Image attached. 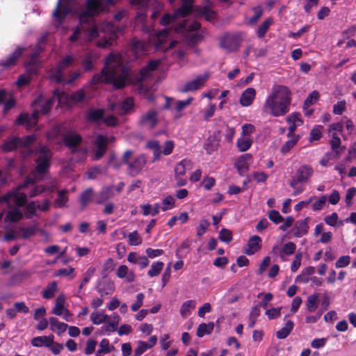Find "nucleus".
Masks as SVG:
<instances>
[{
    "label": "nucleus",
    "mask_w": 356,
    "mask_h": 356,
    "mask_svg": "<svg viewBox=\"0 0 356 356\" xmlns=\"http://www.w3.org/2000/svg\"><path fill=\"white\" fill-rule=\"evenodd\" d=\"M214 328V323L209 322V323H202L197 329V336L200 338L203 337L206 334H210Z\"/></svg>",
    "instance_id": "obj_35"
},
{
    "label": "nucleus",
    "mask_w": 356,
    "mask_h": 356,
    "mask_svg": "<svg viewBox=\"0 0 356 356\" xmlns=\"http://www.w3.org/2000/svg\"><path fill=\"white\" fill-rule=\"evenodd\" d=\"M309 229L307 218L298 220L291 229L290 234L300 238L305 235Z\"/></svg>",
    "instance_id": "obj_25"
},
{
    "label": "nucleus",
    "mask_w": 356,
    "mask_h": 356,
    "mask_svg": "<svg viewBox=\"0 0 356 356\" xmlns=\"http://www.w3.org/2000/svg\"><path fill=\"white\" fill-rule=\"evenodd\" d=\"M108 318V315L97 312H92L90 315V321L95 325H99L101 323H106Z\"/></svg>",
    "instance_id": "obj_48"
},
{
    "label": "nucleus",
    "mask_w": 356,
    "mask_h": 356,
    "mask_svg": "<svg viewBox=\"0 0 356 356\" xmlns=\"http://www.w3.org/2000/svg\"><path fill=\"white\" fill-rule=\"evenodd\" d=\"M191 167V161L188 159H183L179 162L174 168L175 179L177 186H184L187 184L185 177L186 171Z\"/></svg>",
    "instance_id": "obj_19"
},
{
    "label": "nucleus",
    "mask_w": 356,
    "mask_h": 356,
    "mask_svg": "<svg viewBox=\"0 0 356 356\" xmlns=\"http://www.w3.org/2000/svg\"><path fill=\"white\" fill-rule=\"evenodd\" d=\"M318 305V296L314 293L308 296L306 301L307 309L309 312H314L316 310Z\"/></svg>",
    "instance_id": "obj_42"
},
{
    "label": "nucleus",
    "mask_w": 356,
    "mask_h": 356,
    "mask_svg": "<svg viewBox=\"0 0 356 356\" xmlns=\"http://www.w3.org/2000/svg\"><path fill=\"white\" fill-rule=\"evenodd\" d=\"M294 327V323L291 320H288L284 326L280 329V330L277 331L276 332V337L279 339H286L289 334L291 332Z\"/></svg>",
    "instance_id": "obj_34"
},
{
    "label": "nucleus",
    "mask_w": 356,
    "mask_h": 356,
    "mask_svg": "<svg viewBox=\"0 0 356 356\" xmlns=\"http://www.w3.org/2000/svg\"><path fill=\"white\" fill-rule=\"evenodd\" d=\"M102 173V169L100 167L95 166L89 169L86 174L88 179H95L99 175Z\"/></svg>",
    "instance_id": "obj_62"
},
{
    "label": "nucleus",
    "mask_w": 356,
    "mask_h": 356,
    "mask_svg": "<svg viewBox=\"0 0 356 356\" xmlns=\"http://www.w3.org/2000/svg\"><path fill=\"white\" fill-rule=\"evenodd\" d=\"M57 188L55 181H51L48 185L36 186L31 178H27L25 182L17 188L10 191L0 197V203H6V209L0 213V222L4 219L5 222H16L22 218L20 207L26 203L27 196L30 197L36 196L44 191L53 192Z\"/></svg>",
    "instance_id": "obj_3"
},
{
    "label": "nucleus",
    "mask_w": 356,
    "mask_h": 356,
    "mask_svg": "<svg viewBox=\"0 0 356 356\" xmlns=\"http://www.w3.org/2000/svg\"><path fill=\"white\" fill-rule=\"evenodd\" d=\"M35 140V136L34 134L29 135L24 138H13L6 141L2 145V149L3 152H10L15 149L24 147L27 152V154L24 156H28L33 154V151L30 148V145Z\"/></svg>",
    "instance_id": "obj_11"
},
{
    "label": "nucleus",
    "mask_w": 356,
    "mask_h": 356,
    "mask_svg": "<svg viewBox=\"0 0 356 356\" xmlns=\"http://www.w3.org/2000/svg\"><path fill=\"white\" fill-rule=\"evenodd\" d=\"M163 266L164 264L162 261L153 263L150 269L147 272V275L151 277L158 275L162 270Z\"/></svg>",
    "instance_id": "obj_50"
},
{
    "label": "nucleus",
    "mask_w": 356,
    "mask_h": 356,
    "mask_svg": "<svg viewBox=\"0 0 356 356\" xmlns=\"http://www.w3.org/2000/svg\"><path fill=\"white\" fill-rule=\"evenodd\" d=\"M251 159L252 156L250 154H245L241 155L236 161L234 165L241 176H243L248 170Z\"/></svg>",
    "instance_id": "obj_26"
},
{
    "label": "nucleus",
    "mask_w": 356,
    "mask_h": 356,
    "mask_svg": "<svg viewBox=\"0 0 356 356\" xmlns=\"http://www.w3.org/2000/svg\"><path fill=\"white\" fill-rule=\"evenodd\" d=\"M322 127L321 126H316L314 129H312L310 134H309V141H316L321 139L322 136Z\"/></svg>",
    "instance_id": "obj_53"
},
{
    "label": "nucleus",
    "mask_w": 356,
    "mask_h": 356,
    "mask_svg": "<svg viewBox=\"0 0 356 356\" xmlns=\"http://www.w3.org/2000/svg\"><path fill=\"white\" fill-rule=\"evenodd\" d=\"M97 58V56L92 52H88L83 55L81 60V65L85 71H90L93 67V63Z\"/></svg>",
    "instance_id": "obj_32"
},
{
    "label": "nucleus",
    "mask_w": 356,
    "mask_h": 356,
    "mask_svg": "<svg viewBox=\"0 0 356 356\" xmlns=\"http://www.w3.org/2000/svg\"><path fill=\"white\" fill-rule=\"evenodd\" d=\"M54 343V336H42L34 337L31 340V344L34 347H41L44 346L46 347H51Z\"/></svg>",
    "instance_id": "obj_31"
},
{
    "label": "nucleus",
    "mask_w": 356,
    "mask_h": 356,
    "mask_svg": "<svg viewBox=\"0 0 356 356\" xmlns=\"http://www.w3.org/2000/svg\"><path fill=\"white\" fill-rule=\"evenodd\" d=\"M134 106V100L131 97L125 99L120 104H112L110 109L118 115H124L130 111Z\"/></svg>",
    "instance_id": "obj_24"
},
{
    "label": "nucleus",
    "mask_w": 356,
    "mask_h": 356,
    "mask_svg": "<svg viewBox=\"0 0 356 356\" xmlns=\"http://www.w3.org/2000/svg\"><path fill=\"white\" fill-rule=\"evenodd\" d=\"M40 207V204L37 202H31L26 205L25 214L27 218H30L36 215V211Z\"/></svg>",
    "instance_id": "obj_51"
},
{
    "label": "nucleus",
    "mask_w": 356,
    "mask_h": 356,
    "mask_svg": "<svg viewBox=\"0 0 356 356\" xmlns=\"http://www.w3.org/2000/svg\"><path fill=\"white\" fill-rule=\"evenodd\" d=\"M141 208L144 216L152 215L154 216L159 213L161 209V204L159 203H156L154 205L147 204L141 205Z\"/></svg>",
    "instance_id": "obj_39"
},
{
    "label": "nucleus",
    "mask_w": 356,
    "mask_h": 356,
    "mask_svg": "<svg viewBox=\"0 0 356 356\" xmlns=\"http://www.w3.org/2000/svg\"><path fill=\"white\" fill-rule=\"evenodd\" d=\"M268 218L271 221H273L275 224H279L284 220L283 217L276 210H271L269 212Z\"/></svg>",
    "instance_id": "obj_64"
},
{
    "label": "nucleus",
    "mask_w": 356,
    "mask_h": 356,
    "mask_svg": "<svg viewBox=\"0 0 356 356\" xmlns=\"http://www.w3.org/2000/svg\"><path fill=\"white\" fill-rule=\"evenodd\" d=\"M147 45L143 41L134 38L129 47L134 58H126L122 54L111 53L105 60V66L100 74L92 78V82L111 83L115 88H121L128 83H139L150 78L158 67L159 60H150L139 72L133 74L129 67L124 65L125 61H131L146 54Z\"/></svg>",
    "instance_id": "obj_1"
},
{
    "label": "nucleus",
    "mask_w": 356,
    "mask_h": 356,
    "mask_svg": "<svg viewBox=\"0 0 356 356\" xmlns=\"http://www.w3.org/2000/svg\"><path fill=\"white\" fill-rule=\"evenodd\" d=\"M252 140L250 137L241 136L238 138L236 146L240 152H245L250 149Z\"/></svg>",
    "instance_id": "obj_40"
},
{
    "label": "nucleus",
    "mask_w": 356,
    "mask_h": 356,
    "mask_svg": "<svg viewBox=\"0 0 356 356\" xmlns=\"http://www.w3.org/2000/svg\"><path fill=\"white\" fill-rule=\"evenodd\" d=\"M35 235L40 236L43 242L47 241L49 236L48 232L38 229L36 225H33L27 227H19L8 231L3 237V241L9 243L17 238L26 239Z\"/></svg>",
    "instance_id": "obj_7"
},
{
    "label": "nucleus",
    "mask_w": 356,
    "mask_h": 356,
    "mask_svg": "<svg viewBox=\"0 0 356 356\" xmlns=\"http://www.w3.org/2000/svg\"><path fill=\"white\" fill-rule=\"evenodd\" d=\"M117 276L120 278H127L129 282L134 280V274L129 272V268L125 265H121L117 271Z\"/></svg>",
    "instance_id": "obj_43"
},
{
    "label": "nucleus",
    "mask_w": 356,
    "mask_h": 356,
    "mask_svg": "<svg viewBox=\"0 0 356 356\" xmlns=\"http://www.w3.org/2000/svg\"><path fill=\"white\" fill-rule=\"evenodd\" d=\"M168 37L169 34L166 29L153 30L152 32L149 33L150 42L154 44L157 49L166 51L168 49H172L177 44V41L172 40L170 42L169 46L165 47L164 44L168 41Z\"/></svg>",
    "instance_id": "obj_14"
},
{
    "label": "nucleus",
    "mask_w": 356,
    "mask_h": 356,
    "mask_svg": "<svg viewBox=\"0 0 356 356\" xmlns=\"http://www.w3.org/2000/svg\"><path fill=\"white\" fill-rule=\"evenodd\" d=\"M254 15L249 19L250 24H255L263 14V9L261 6H257L253 8Z\"/></svg>",
    "instance_id": "obj_63"
},
{
    "label": "nucleus",
    "mask_w": 356,
    "mask_h": 356,
    "mask_svg": "<svg viewBox=\"0 0 356 356\" xmlns=\"http://www.w3.org/2000/svg\"><path fill=\"white\" fill-rule=\"evenodd\" d=\"M133 151L126 150L122 158V163L127 165V173L131 177L139 175L145 167L147 159L144 154H140L132 158Z\"/></svg>",
    "instance_id": "obj_9"
},
{
    "label": "nucleus",
    "mask_w": 356,
    "mask_h": 356,
    "mask_svg": "<svg viewBox=\"0 0 356 356\" xmlns=\"http://www.w3.org/2000/svg\"><path fill=\"white\" fill-rule=\"evenodd\" d=\"M115 195L114 185L104 186L98 194L96 202L101 204Z\"/></svg>",
    "instance_id": "obj_27"
},
{
    "label": "nucleus",
    "mask_w": 356,
    "mask_h": 356,
    "mask_svg": "<svg viewBox=\"0 0 356 356\" xmlns=\"http://www.w3.org/2000/svg\"><path fill=\"white\" fill-rule=\"evenodd\" d=\"M200 29V24L198 22H186L182 20L179 23L175 31L178 33H185L189 38V41L192 44L199 42L203 38L202 33L197 31Z\"/></svg>",
    "instance_id": "obj_10"
},
{
    "label": "nucleus",
    "mask_w": 356,
    "mask_h": 356,
    "mask_svg": "<svg viewBox=\"0 0 356 356\" xmlns=\"http://www.w3.org/2000/svg\"><path fill=\"white\" fill-rule=\"evenodd\" d=\"M114 346L110 345L109 340L107 339H103L99 343V348L96 353V356H101L102 355L110 353L114 350Z\"/></svg>",
    "instance_id": "obj_36"
},
{
    "label": "nucleus",
    "mask_w": 356,
    "mask_h": 356,
    "mask_svg": "<svg viewBox=\"0 0 356 356\" xmlns=\"http://www.w3.org/2000/svg\"><path fill=\"white\" fill-rule=\"evenodd\" d=\"M113 140V138H108L103 135H99L95 139V145L96 147L95 159L98 160L101 159L106 150V145Z\"/></svg>",
    "instance_id": "obj_23"
},
{
    "label": "nucleus",
    "mask_w": 356,
    "mask_h": 356,
    "mask_svg": "<svg viewBox=\"0 0 356 356\" xmlns=\"http://www.w3.org/2000/svg\"><path fill=\"white\" fill-rule=\"evenodd\" d=\"M40 64L38 60V54L34 53L26 66V73L19 76L17 85L19 88L29 84L31 81V76L35 74L40 68Z\"/></svg>",
    "instance_id": "obj_16"
},
{
    "label": "nucleus",
    "mask_w": 356,
    "mask_h": 356,
    "mask_svg": "<svg viewBox=\"0 0 356 356\" xmlns=\"http://www.w3.org/2000/svg\"><path fill=\"white\" fill-rule=\"evenodd\" d=\"M314 172L313 168L308 165H301L292 176L289 186L293 189V195L296 196L305 190V184Z\"/></svg>",
    "instance_id": "obj_8"
},
{
    "label": "nucleus",
    "mask_w": 356,
    "mask_h": 356,
    "mask_svg": "<svg viewBox=\"0 0 356 356\" xmlns=\"http://www.w3.org/2000/svg\"><path fill=\"white\" fill-rule=\"evenodd\" d=\"M346 102L343 99L339 101L337 104L333 106V113L335 115H341L346 110Z\"/></svg>",
    "instance_id": "obj_59"
},
{
    "label": "nucleus",
    "mask_w": 356,
    "mask_h": 356,
    "mask_svg": "<svg viewBox=\"0 0 356 356\" xmlns=\"http://www.w3.org/2000/svg\"><path fill=\"white\" fill-rule=\"evenodd\" d=\"M74 60L71 55H67L58 63L56 67L51 69L48 72L49 78L51 81L57 83L71 85L80 77L81 73L73 72L67 76L65 74V70L70 66Z\"/></svg>",
    "instance_id": "obj_6"
},
{
    "label": "nucleus",
    "mask_w": 356,
    "mask_h": 356,
    "mask_svg": "<svg viewBox=\"0 0 356 356\" xmlns=\"http://www.w3.org/2000/svg\"><path fill=\"white\" fill-rule=\"evenodd\" d=\"M49 324L50 329L52 331L56 330V332L58 335L64 333L68 327L67 324L60 322L56 317H51L49 318Z\"/></svg>",
    "instance_id": "obj_33"
},
{
    "label": "nucleus",
    "mask_w": 356,
    "mask_h": 356,
    "mask_svg": "<svg viewBox=\"0 0 356 356\" xmlns=\"http://www.w3.org/2000/svg\"><path fill=\"white\" fill-rule=\"evenodd\" d=\"M175 198L171 195H168L163 200L161 205V209L163 211L172 209L175 207Z\"/></svg>",
    "instance_id": "obj_52"
},
{
    "label": "nucleus",
    "mask_w": 356,
    "mask_h": 356,
    "mask_svg": "<svg viewBox=\"0 0 356 356\" xmlns=\"http://www.w3.org/2000/svg\"><path fill=\"white\" fill-rule=\"evenodd\" d=\"M330 145L332 149L337 156L339 155L345 149L341 146V139L338 136H336L335 133L332 134V138L330 140Z\"/></svg>",
    "instance_id": "obj_44"
},
{
    "label": "nucleus",
    "mask_w": 356,
    "mask_h": 356,
    "mask_svg": "<svg viewBox=\"0 0 356 356\" xmlns=\"http://www.w3.org/2000/svg\"><path fill=\"white\" fill-rule=\"evenodd\" d=\"M318 98H319L318 92L316 90H314L308 95V97L305 99V101L304 102L305 106H312V105L316 103V102L318 99Z\"/></svg>",
    "instance_id": "obj_61"
},
{
    "label": "nucleus",
    "mask_w": 356,
    "mask_h": 356,
    "mask_svg": "<svg viewBox=\"0 0 356 356\" xmlns=\"http://www.w3.org/2000/svg\"><path fill=\"white\" fill-rule=\"evenodd\" d=\"M86 94L83 89H80L71 95L72 103H78L82 101Z\"/></svg>",
    "instance_id": "obj_60"
},
{
    "label": "nucleus",
    "mask_w": 356,
    "mask_h": 356,
    "mask_svg": "<svg viewBox=\"0 0 356 356\" xmlns=\"http://www.w3.org/2000/svg\"><path fill=\"white\" fill-rule=\"evenodd\" d=\"M56 101L58 102V106H70L72 103L71 95L59 89H56L53 96L47 100L42 95L39 96L32 104L33 113L31 115L22 113L16 120L17 124H26L28 128L35 127L38 122V114H47Z\"/></svg>",
    "instance_id": "obj_4"
},
{
    "label": "nucleus",
    "mask_w": 356,
    "mask_h": 356,
    "mask_svg": "<svg viewBox=\"0 0 356 356\" xmlns=\"http://www.w3.org/2000/svg\"><path fill=\"white\" fill-rule=\"evenodd\" d=\"M87 120L90 122L99 123L102 122L108 126H115L118 120L113 115L104 117V109L90 108L86 114Z\"/></svg>",
    "instance_id": "obj_17"
},
{
    "label": "nucleus",
    "mask_w": 356,
    "mask_h": 356,
    "mask_svg": "<svg viewBox=\"0 0 356 356\" xmlns=\"http://www.w3.org/2000/svg\"><path fill=\"white\" fill-rule=\"evenodd\" d=\"M137 348L134 350V356H140L148 350L147 343L143 341H137Z\"/></svg>",
    "instance_id": "obj_54"
},
{
    "label": "nucleus",
    "mask_w": 356,
    "mask_h": 356,
    "mask_svg": "<svg viewBox=\"0 0 356 356\" xmlns=\"http://www.w3.org/2000/svg\"><path fill=\"white\" fill-rule=\"evenodd\" d=\"M36 168L35 173L36 176L44 175L49 169L50 165V159L51 157V151L44 145H40L35 150Z\"/></svg>",
    "instance_id": "obj_12"
},
{
    "label": "nucleus",
    "mask_w": 356,
    "mask_h": 356,
    "mask_svg": "<svg viewBox=\"0 0 356 356\" xmlns=\"http://www.w3.org/2000/svg\"><path fill=\"white\" fill-rule=\"evenodd\" d=\"M241 41V33H226L220 39V46L227 51L232 52L238 49Z\"/></svg>",
    "instance_id": "obj_18"
},
{
    "label": "nucleus",
    "mask_w": 356,
    "mask_h": 356,
    "mask_svg": "<svg viewBox=\"0 0 356 356\" xmlns=\"http://www.w3.org/2000/svg\"><path fill=\"white\" fill-rule=\"evenodd\" d=\"M67 194V190H61L58 192V197L54 201L55 207L61 208L65 206L68 200Z\"/></svg>",
    "instance_id": "obj_45"
},
{
    "label": "nucleus",
    "mask_w": 356,
    "mask_h": 356,
    "mask_svg": "<svg viewBox=\"0 0 356 356\" xmlns=\"http://www.w3.org/2000/svg\"><path fill=\"white\" fill-rule=\"evenodd\" d=\"M273 24V20L270 18L266 19L257 29V35L259 38H262L265 36L267 31L270 25Z\"/></svg>",
    "instance_id": "obj_47"
},
{
    "label": "nucleus",
    "mask_w": 356,
    "mask_h": 356,
    "mask_svg": "<svg viewBox=\"0 0 356 356\" xmlns=\"http://www.w3.org/2000/svg\"><path fill=\"white\" fill-rule=\"evenodd\" d=\"M210 222L208 220L202 219L200 221V224L197 228V235L198 236H202L209 227Z\"/></svg>",
    "instance_id": "obj_58"
},
{
    "label": "nucleus",
    "mask_w": 356,
    "mask_h": 356,
    "mask_svg": "<svg viewBox=\"0 0 356 356\" xmlns=\"http://www.w3.org/2000/svg\"><path fill=\"white\" fill-rule=\"evenodd\" d=\"M196 306V302L193 300H189L184 302L180 308V314L182 317L186 318L191 314V311L194 309Z\"/></svg>",
    "instance_id": "obj_37"
},
{
    "label": "nucleus",
    "mask_w": 356,
    "mask_h": 356,
    "mask_svg": "<svg viewBox=\"0 0 356 356\" xmlns=\"http://www.w3.org/2000/svg\"><path fill=\"white\" fill-rule=\"evenodd\" d=\"M96 289L100 294V296L103 298L104 296L111 295L114 292L115 284L111 281L99 282Z\"/></svg>",
    "instance_id": "obj_29"
},
{
    "label": "nucleus",
    "mask_w": 356,
    "mask_h": 356,
    "mask_svg": "<svg viewBox=\"0 0 356 356\" xmlns=\"http://www.w3.org/2000/svg\"><path fill=\"white\" fill-rule=\"evenodd\" d=\"M193 7V0H181V6L179 8L173 15L165 14L161 20L160 24L166 26L171 23L175 22L179 17H184L192 12Z\"/></svg>",
    "instance_id": "obj_13"
},
{
    "label": "nucleus",
    "mask_w": 356,
    "mask_h": 356,
    "mask_svg": "<svg viewBox=\"0 0 356 356\" xmlns=\"http://www.w3.org/2000/svg\"><path fill=\"white\" fill-rule=\"evenodd\" d=\"M63 140L65 145L71 149L73 152L79 150L82 156L86 155L87 150L79 147V145L82 140L81 136L79 134L74 132H70L64 136Z\"/></svg>",
    "instance_id": "obj_20"
},
{
    "label": "nucleus",
    "mask_w": 356,
    "mask_h": 356,
    "mask_svg": "<svg viewBox=\"0 0 356 356\" xmlns=\"http://www.w3.org/2000/svg\"><path fill=\"white\" fill-rule=\"evenodd\" d=\"M218 145V143L215 138L209 137L204 145V148L207 154H211L217 149Z\"/></svg>",
    "instance_id": "obj_49"
},
{
    "label": "nucleus",
    "mask_w": 356,
    "mask_h": 356,
    "mask_svg": "<svg viewBox=\"0 0 356 356\" xmlns=\"http://www.w3.org/2000/svg\"><path fill=\"white\" fill-rule=\"evenodd\" d=\"M94 191L92 188H88L81 193L79 200L83 207H86L93 199Z\"/></svg>",
    "instance_id": "obj_38"
},
{
    "label": "nucleus",
    "mask_w": 356,
    "mask_h": 356,
    "mask_svg": "<svg viewBox=\"0 0 356 356\" xmlns=\"http://www.w3.org/2000/svg\"><path fill=\"white\" fill-rule=\"evenodd\" d=\"M72 0H58L55 10L53 13V18L56 27L62 24L65 17L72 13Z\"/></svg>",
    "instance_id": "obj_15"
},
{
    "label": "nucleus",
    "mask_w": 356,
    "mask_h": 356,
    "mask_svg": "<svg viewBox=\"0 0 356 356\" xmlns=\"http://www.w3.org/2000/svg\"><path fill=\"white\" fill-rule=\"evenodd\" d=\"M256 95V90L253 88L245 89L240 98V104L243 106H249L253 102Z\"/></svg>",
    "instance_id": "obj_30"
},
{
    "label": "nucleus",
    "mask_w": 356,
    "mask_h": 356,
    "mask_svg": "<svg viewBox=\"0 0 356 356\" xmlns=\"http://www.w3.org/2000/svg\"><path fill=\"white\" fill-rule=\"evenodd\" d=\"M58 289V284L56 281L50 283L42 291V296L45 299H51L54 297Z\"/></svg>",
    "instance_id": "obj_41"
},
{
    "label": "nucleus",
    "mask_w": 356,
    "mask_h": 356,
    "mask_svg": "<svg viewBox=\"0 0 356 356\" xmlns=\"http://www.w3.org/2000/svg\"><path fill=\"white\" fill-rule=\"evenodd\" d=\"M118 0H86L85 9L79 12V24L74 29L70 40L75 42L83 35L86 40H97L95 44L99 47L106 48L111 46L117 38V34L122 32L123 28L115 24L114 22H103L99 26L95 17L105 10L107 4H114Z\"/></svg>",
    "instance_id": "obj_2"
},
{
    "label": "nucleus",
    "mask_w": 356,
    "mask_h": 356,
    "mask_svg": "<svg viewBox=\"0 0 356 356\" xmlns=\"http://www.w3.org/2000/svg\"><path fill=\"white\" fill-rule=\"evenodd\" d=\"M193 98L192 97L187 98L186 100H179L176 102L175 110L177 112H181L186 106L190 105L193 102Z\"/></svg>",
    "instance_id": "obj_57"
},
{
    "label": "nucleus",
    "mask_w": 356,
    "mask_h": 356,
    "mask_svg": "<svg viewBox=\"0 0 356 356\" xmlns=\"http://www.w3.org/2000/svg\"><path fill=\"white\" fill-rule=\"evenodd\" d=\"M209 73L206 72L204 74L198 75L195 79L187 81L181 88L180 92H188L195 91L201 88L209 78Z\"/></svg>",
    "instance_id": "obj_21"
},
{
    "label": "nucleus",
    "mask_w": 356,
    "mask_h": 356,
    "mask_svg": "<svg viewBox=\"0 0 356 356\" xmlns=\"http://www.w3.org/2000/svg\"><path fill=\"white\" fill-rule=\"evenodd\" d=\"M282 307H279L276 308H271L266 310V314L270 320L276 319L281 316V310Z\"/></svg>",
    "instance_id": "obj_56"
},
{
    "label": "nucleus",
    "mask_w": 356,
    "mask_h": 356,
    "mask_svg": "<svg viewBox=\"0 0 356 356\" xmlns=\"http://www.w3.org/2000/svg\"><path fill=\"white\" fill-rule=\"evenodd\" d=\"M291 103V90L284 86H275L267 96L263 109L274 117H280L289 111Z\"/></svg>",
    "instance_id": "obj_5"
},
{
    "label": "nucleus",
    "mask_w": 356,
    "mask_h": 356,
    "mask_svg": "<svg viewBox=\"0 0 356 356\" xmlns=\"http://www.w3.org/2000/svg\"><path fill=\"white\" fill-rule=\"evenodd\" d=\"M24 50V47L20 46L17 47L6 58L0 60V67L3 69H8L16 65L17 60L22 56Z\"/></svg>",
    "instance_id": "obj_22"
},
{
    "label": "nucleus",
    "mask_w": 356,
    "mask_h": 356,
    "mask_svg": "<svg viewBox=\"0 0 356 356\" xmlns=\"http://www.w3.org/2000/svg\"><path fill=\"white\" fill-rule=\"evenodd\" d=\"M157 113L155 111H149L141 116L140 123L142 126L153 129L157 124Z\"/></svg>",
    "instance_id": "obj_28"
},
{
    "label": "nucleus",
    "mask_w": 356,
    "mask_h": 356,
    "mask_svg": "<svg viewBox=\"0 0 356 356\" xmlns=\"http://www.w3.org/2000/svg\"><path fill=\"white\" fill-rule=\"evenodd\" d=\"M327 198L326 195H322L316 201H315L312 204V210L314 211H320L323 209L324 205L325 204Z\"/></svg>",
    "instance_id": "obj_55"
},
{
    "label": "nucleus",
    "mask_w": 356,
    "mask_h": 356,
    "mask_svg": "<svg viewBox=\"0 0 356 356\" xmlns=\"http://www.w3.org/2000/svg\"><path fill=\"white\" fill-rule=\"evenodd\" d=\"M175 1V0H169L170 3H171ZM153 1L156 2L158 3V6L161 7L159 0H130V2L132 5L138 6L142 9H145L149 6L152 5Z\"/></svg>",
    "instance_id": "obj_46"
}]
</instances>
